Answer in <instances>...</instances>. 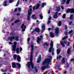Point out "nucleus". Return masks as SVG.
Wrapping results in <instances>:
<instances>
[{"label":"nucleus","mask_w":74,"mask_h":74,"mask_svg":"<svg viewBox=\"0 0 74 74\" xmlns=\"http://www.w3.org/2000/svg\"><path fill=\"white\" fill-rule=\"evenodd\" d=\"M68 46H69L70 45V42H68L66 44Z\"/></svg>","instance_id":"603ef678"},{"label":"nucleus","mask_w":74,"mask_h":74,"mask_svg":"<svg viewBox=\"0 0 74 74\" xmlns=\"http://www.w3.org/2000/svg\"><path fill=\"white\" fill-rule=\"evenodd\" d=\"M65 59H64V58L62 59V63H64V62H65Z\"/></svg>","instance_id":"c756f323"},{"label":"nucleus","mask_w":74,"mask_h":74,"mask_svg":"<svg viewBox=\"0 0 74 74\" xmlns=\"http://www.w3.org/2000/svg\"><path fill=\"white\" fill-rule=\"evenodd\" d=\"M32 18L33 19H36L37 18V17L34 14H33L32 16Z\"/></svg>","instance_id":"6ab92c4d"},{"label":"nucleus","mask_w":74,"mask_h":74,"mask_svg":"<svg viewBox=\"0 0 74 74\" xmlns=\"http://www.w3.org/2000/svg\"><path fill=\"white\" fill-rule=\"evenodd\" d=\"M16 42H15L14 43V45L12 46V51H15L16 50Z\"/></svg>","instance_id":"6e6552de"},{"label":"nucleus","mask_w":74,"mask_h":74,"mask_svg":"<svg viewBox=\"0 0 74 74\" xmlns=\"http://www.w3.org/2000/svg\"><path fill=\"white\" fill-rule=\"evenodd\" d=\"M66 38H67V37H66V36H65L64 38H62V40H64L66 39Z\"/></svg>","instance_id":"79ce46f5"},{"label":"nucleus","mask_w":74,"mask_h":74,"mask_svg":"<svg viewBox=\"0 0 74 74\" xmlns=\"http://www.w3.org/2000/svg\"><path fill=\"white\" fill-rule=\"evenodd\" d=\"M74 58L71 59V61H74Z\"/></svg>","instance_id":"4d7b16f0"},{"label":"nucleus","mask_w":74,"mask_h":74,"mask_svg":"<svg viewBox=\"0 0 74 74\" xmlns=\"http://www.w3.org/2000/svg\"><path fill=\"white\" fill-rule=\"evenodd\" d=\"M61 58H62V56H59V57H57V59H60Z\"/></svg>","instance_id":"e433bc0d"},{"label":"nucleus","mask_w":74,"mask_h":74,"mask_svg":"<svg viewBox=\"0 0 74 74\" xmlns=\"http://www.w3.org/2000/svg\"><path fill=\"white\" fill-rule=\"evenodd\" d=\"M61 8L62 10H63L64 9V8L62 6H61Z\"/></svg>","instance_id":"e2e57ef3"},{"label":"nucleus","mask_w":74,"mask_h":74,"mask_svg":"<svg viewBox=\"0 0 74 74\" xmlns=\"http://www.w3.org/2000/svg\"><path fill=\"white\" fill-rule=\"evenodd\" d=\"M70 0H67V1L66 2V4H69V3H70Z\"/></svg>","instance_id":"f704fd0d"},{"label":"nucleus","mask_w":74,"mask_h":74,"mask_svg":"<svg viewBox=\"0 0 74 74\" xmlns=\"http://www.w3.org/2000/svg\"><path fill=\"white\" fill-rule=\"evenodd\" d=\"M60 49H57V55L59 54L60 53Z\"/></svg>","instance_id":"aec40b11"},{"label":"nucleus","mask_w":74,"mask_h":74,"mask_svg":"<svg viewBox=\"0 0 74 74\" xmlns=\"http://www.w3.org/2000/svg\"><path fill=\"white\" fill-rule=\"evenodd\" d=\"M69 64L67 63L66 64V67H69Z\"/></svg>","instance_id":"5fc2aeb1"},{"label":"nucleus","mask_w":74,"mask_h":74,"mask_svg":"<svg viewBox=\"0 0 74 74\" xmlns=\"http://www.w3.org/2000/svg\"><path fill=\"white\" fill-rule=\"evenodd\" d=\"M26 26L24 24H23L21 27V29H22V32H24V31H25V29H26Z\"/></svg>","instance_id":"9b49d317"},{"label":"nucleus","mask_w":74,"mask_h":74,"mask_svg":"<svg viewBox=\"0 0 74 74\" xmlns=\"http://www.w3.org/2000/svg\"><path fill=\"white\" fill-rule=\"evenodd\" d=\"M53 42H52V41H51L50 43V47L49 50V52H51L52 51V55H54V53H53V52L54 51V49L53 48Z\"/></svg>","instance_id":"7ed1b4c3"},{"label":"nucleus","mask_w":74,"mask_h":74,"mask_svg":"<svg viewBox=\"0 0 74 74\" xmlns=\"http://www.w3.org/2000/svg\"><path fill=\"white\" fill-rule=\"evenodd\" d=\"M12 67L13 68H16V64L15 62H13L12 63Z\"/></svg>","instance_id":"2eb2a0df"},{"label":"nucleus","mask_w":74,"mask_h":74,"mask_svg":"<svg viewBox=\"0 0 74 74\" xmlns=\"http://www.w3.org/2000/svg\"><path fill=\"white\" fill-rule=\"evenodd\" d=\"M3 6H7L8 5L7 4V1H5L3 3Z\"/></svg>","instance_id":"4be33fe9"},{"label":"nucleus","mask_w":74,"mask_h":74,"mask_svg":"<svg viewBox=\"0 0 74 74\" xmlns=\"http://www.w3.org/2000/svg\"><path fill=\"white\" fill-rule=\"evenodd\" d=\"M41 55H39V57L38 58V60L37 61V62L38 63H40V61H41Z\"/></svg>","instance_id":"dca6fc26"},{"label":"nucleus","mask_w":74,"mask_h":74,"mask_svg":"<svg viewBox=\"0 0 74 74\" xmlns=\"http://www.w3.org/2000/svg\"><path fill=\"white\" fill-rule=\"evenodd\" d=\"M66 17V15L65 14H64L63 16H62V18H64Z\"/></svg>","instance_id":"ea45409f"},{"label":"nucleus","mask_w":74,"mask_h":74,"mask_svg":"<svg viewBox=\"0 0 74 74\" xmlns=\"http://www.w3.org/2000/svg\"><path fill=\"white\" fill-rule=\"evenodd\" d=\"M50 13V10H49L48 11V14H49Z\"/></svg>","instance_id":"680f3d73"},{"label":"nucleus","mask_w":74,"mask_h":74,"mask_svg":"<svg viewBox=\"0 0 74 74\" xmlns=\"http://www.w3.org/2000/svg\"><path fill=\"white\" fill-rule=\"evenodd\" d=\"M58 12H56L55 15L53 16V18H55V19H56L58 18Z\"/></svg>","instance_id":"4468645a"},{"label":"nucleus","mask_w":74,"mask_h":74,"mask_svg":"<svg viewBox=\"0 0 74 74\" xmlns=\"http://www.w3.org/2000/svg\"><path fill=\"white\" fill-rule=\"evenodd\" d=\"M44 45L46 46H48L49 45V43L46 42L44 44Z\"/></svg>","instance_id":"cd10ccee"},{"label":"nucleus","mask_w":74,"mask_h":74,"mask_svg":"<svg viewBox=\"0 0 74 74\" xmlns=\"http://www.w3.org/2000/svg\"><path fill=\"white\" fill-rule=\"evenodd\" d=\"M42 32H44V31L45 30V25L43 24L42 26Z\"/></svg>","instance_id":"ddd939ff"},{"label":"nucleus","mask_w":74,"mask_h":74,"mask_svg":"<svg viewBox=\"0 0 74 74\" xmlns=\"http://www.w3.org/2000/svg\"><path fill=\"white\" fill-rule=\"evenodd\" d=\"M32 38H33V40H34L35 38L34 36H32Z\"/></svg>","instance_id":"69168bd1"},{"label":"nucleus","mask_w":74,"mask_h":74,"mask_svg":"<svg viewBox=\"0 0 74 74\" xmlns=\"http://www.w3.org/2000/svg\"><path fill=\"white\" fill-rule=\"evenodd\" d=\"M19 48H17L16 49V53L18 54H19Z\"/></svg>","instance_id":"b1692460"},{"label":"nucleus","mask_w":74,"mask_h":74,"mask_svg":"<svg viewBox=\"0 0 74 74\" xmlns=\"http://www.w3.org/2000/svg\"><path fill=\"white\" fill-rule=\"evenodd\" d=\"M55 33H56V36H58V33H59V28L57 27L55 29Z\"/></svg>","instance_id":"f8f14e48"},{"label":"nucleus","mask_w":74,"mask_h":74,"mask_svg":"<svg viewBox=\"0 0 74 74\" xmlns=\"http://www.w3.org/2000/svg\"><path fill=\"white\" fill-rule=\"evenodd\" d=\"M65 29H67V25H65Z\"/></svg>","instance_id":"052dcab7"},{"label":"nucleus","mask_w":74,"mask_h":74,"mask_svg":"<svg viewBox=\"0 0 74 74\" xmlns=\"http://www.w3.org/2000/svg\"><path fill=\"white\" fill-rule=\"evenodd\" d=\"M20 3V1L19 0H18V1L16 5V7H18V5H19V4Z\"/></svg>","instance_id":"bb28decb"},{"label":"nucleus","mask_w":74,"mask_h":74,"mask_svg":"<svg viewBox=\"0 0 74 74\" xmlns=\"http://www.w3.org/2000/svg\"><path fill=\"white\" fill-rule=\"evenodd\" d=\"M51 59H52V56H49V58H47L42 63V64L43 66H42L41 67L42 70H44L47 68H48V64L51 62Z\"/></svg>","instance_id":"f257e3e1"},{"label":"nucleus","mask_w":74,"mask_h":74,"mask_svg":"<svg viewBox=\"0 0 74 74\" xmlns=\"http://www.w3.org/2000/svg\"><path fill=\"white\" fill-rule=\"evenodd\" d=\"M48 30H51V28H48Z\"/></svg>","instance_id":"338daca9"},{"label":"nucleus","mask_w":74,"mask_h":74,"mask_svg":"<svg viewBox=\"0 0 74 74\" xmlns=\"http://www.w3.org/2000/svg\"><path fill=\"white\" fill-rule=\"evenodd\" d=\"M51 21L49 20H48V22L47 23V24H49L50 23H51Z\"/></svg>","instance_id":"a18cd8bd"},{"label":"nucleus","mask_w":74,"mask_h":74,"mask_svg":"<svg viewBox=\"0 0 74 74\" xmlns=\"http://www.w3.org/2000/svg\"><path fill=\"white\" fill-rule=\"evenodd\" d=\"M66 73H67V72H66V71H65L64 72V74H66Z\"/></svg>","instance_id":"0e129e2a"},{"label":"nucleus","mask_w":74,"mask_h":74,"mask_svg":"<svg viewBox=\"0 0 74 74\" xmlns=\"http://www.w3.org/2000/svg\"><path fill=\"white\" fill-rule=\"evenodd\" d=\"M18 10L19 12H21V8H19L18 9Z\"/></svg>","instance_id":"37998d69"},{"label":"nucleus","mask_w":74,"mask_h":74,"mask_svg":"<svg viewBox=\"0 0 74 74\" xmlns=\"http://www.w3.org/2000/svg\"><path fill=\"white\" fill-rule=\"evenodd\" d=\"M32 13V8H30L29 10H28V15L27 16V20L28 21H30V16L31 15Z\"/></svg>","instance_id":"39448f33"},{"label":"nucleus","mask_w":74,"mask_h":74,"mask_svg":"<svg viewBox=\"0 0 74 74\" xmlns=\"http://www.w3.org/2000/svg\"><path fill=\"white\" fill-rule=\"evenodd\" d=\"M71 23H72V21H71L69 23V25H71Z\"/></svg>","instance_id":"09e8293b"},{"label":"nucleus","mask_w":74,"mask_h":74,"mask_svg":"<svg viewBox=\"0 0 74 74\" xmlns=\"http://www.w3.org/2000/svg\"><path fill=\"white\" fill-rule=\"evenodd\" d=\"M40 37H38V39H37V42L38 44H40V42L41 41V39L42 38V37H43V36L42 35H40Z\"/></svg>","instance_id":"1a4fd4ad"},{"label":"nucleus","mask_w":74,"mask_h":74,"mask_svg":"<svg viewBox=\"0 0 74 74\" xmlns=\"http://www.w3.org/2000/svg\"><path fill=\"white\" fill-rule=\"evenodd\" d=\"M60 7H56V11H60Z\"/></svg>","instance_id":"393cba45"},{"label":"nucleus","mask_w":74,"mask_h":74,"mask_svg":"<svg viewBox=\"0 0 74 74\" xmlns=\"http://www.w3.org/2000/svg\"><path fill=\"white\" fill-rule=\"evenodd\" d=\"M20 21V20L19 19H17L16 21H15L14 22L15 23H16L18 22H19Z\"/></svg>","instance_id":"72a5a7b5"},{"label":"nucleus","mask_w":74,"mask_h":74,"mask_svg":"<svg viewBox=\"0 0 74 74\" xmlns=\"http://www.w3.org/2000/svg\"><path fill=\"white\" fill-rule=\"evenodd\" d=\"M14 18H12L11 20H10V21L11 22H12V21H14Z\"/></svg>","instance_id":"de8ad7c7"},{"label":"nucleus","mask_w":74,"mask_h":74,"mask_svg":"<svg viewBox=\"0 0 74 74\" xmlns=\"http://www.w3.org/2000/svg\"><path fill=\"white\" fill-rule=\"evenodd\" d=\"M14 25V23H12V25Z\"/></svg>","instance_id":"774afa93"},{"label":"nucleus","mask_w":74,"mask_h":74,"mask_svg":"<svg viewBox=\"0 0 74 74\" xmlns=\"http://www.w3.org/2000/svg\"><path fill=\"white\" fill-rule=\"evenodd\" d=\"M40 3H38L37 4V5H36V6H34L33 7V10H35H35H37V9L38 8H39V7H40Z\"/></svg>","instance_id":"9d476101"},{"label":"nucleus","mask_w":74,"mask_h":74,"mask_svg":"<svg viewBox=\"0 0 74 74\" xmlns=\"http://www.w3.org/2000/svg\"><path fill=\"white\" fill-rule=\"evenodd\" d=\"M60 44H61V45H62L63 47H65L64 45V43H63L62 42H61Z\"/></svg>","instance_id":"473e14b6"},{"label":"nucleus","mask_w":74,"mask_h":74,"mask_svg":"<svg viewBox=\"0 0 74 74\" xmlns=\"http://www.w3.org/2000/svg\"><path fill=\"white\" fill-rule=\"evenodd\" d=\"M35 30L36 32H40V29L38 28H36L35 29Z\"/></svg>","instance_id":"5701e85b"},{"label":"nucleus","mask_w":74,"mask_h":74,"mask_svg":"<svg viewBox=\"0 0 74 74\" xmlns=\"http://www.w3.org/2000/svg\"><path fill=\"white\" fill-rule=\"evenodd\" d=\"M61 25H62V23L61 21H60L58 23V25L59 26H61Z\"/></svg>","instance_id":"7c9ffc66"},{"label":"nucleus","mask_w":74,"mask_h":74,"mask_svg":"<svg viewBox=\"0 0 74 74\" xmlns=\"http://www.w3.org/2000/svg\"><path fill=\"white\" fill-rule=\"evenodd\" d=\"M34 69L35 70V71L36 73H37V72L38 71V70H37V68H36V67H35Z\"/></svg>","instance_id":"4c0bfd02"},{"label":"nucleus","mask_w":74,"mask_h":74,"mask_svg":"<svg viewBox=\"0 0 74 74\" xmlns=\"http://www.w3.org/2000/svg\"><path fill=\"white\" fill-rule=\"evenodd\" d=\"M9 44H12V42H9Z\"/></svg>","instance_id":"bf43d9fd"},{"label":"nucleus","mask_w":74,"mask_h":74,"mask_svg":"<svg viewBox=\"0 0 74 74\" xmlns=\"http://www.w3.org/2000/svg\"><path fill=\"white\" fill-rule=\"evenodd\" d=\"M39 16L41 19H42V18H43V16H42V15H41V14H40L39 15Z\"/></svg>","instance_id":"c9c22d12"},{"label":"nucleus","mask_w":74,"mask_h":74,"mask_svg":"<svg viewBox=\"0 0 74 74\" xmlns=\"http://www.w3.org/2000/svg\"><path fill=\"white\" fill-rule=\"evenodd\" d=\"M70 49H71V48H69L67 50V53H68V54H69V53H70Z\"/></svg>","instance_id":"c85d7f7f"},{"label":"nucleus","mask_w":74,"mask_h":74,"mask_svg":"<svg viewBox=\"0 0 74 74\" xmlns=\"http://www.w3.org/2000/svg\"><path fill=\"white\" fill-rule=\"evenodd\" d=\"M17 57V59L18 60V62H21V57L19 55L16 56V55H14L13 56V59L14 60H16V59Z\"/></svg>","instance_id":"423d86ee"},{"label":"nucleus","mask_w":74,"mask_h":74,"mask_svg":"<svg viewBox=\"0 0 74 74\" xmlns=\"http://www.w3.org/2000/svg\"><path fill=\"white\" fill-rule=\"evenodd\" d=\"M12 34V35H15V33L14 32H12L11 34Z\"/></svg>","instance_id":"49530a36"},{"label":"nucleus","mask_w":74,"mask_h":74,"mask_svg":"<svg viewBox=\"0 0 74 74\" xmlns=\"http://www.w3.org/2000/svg\"><path fill=\"white\" fill-rule=\"evenodd\" d=\"M23 50L22 49V47H20V52H21Z\"/></svg>","instance_id":"3c124183"},{"label":"nucleus","mask_w":74,"mask_h":74,"mask_svg":"<svg viewBox=\"0 0 74 74\" xmlns=\"http://www.w3.org/2000/svg\"><path fill=\"white\" fill-rule=\"evenodd\" d=\"M16 64L18 66V68H17L18 69H19L21 68V64L19 63H16Z\"/></svg>","instance_id":"412c9836"},{"label":"nucleus","mask_w":74,"mask_h":74,"mask_svg":"<svg viewBox=\"0 0 74 74\" xmlns=\"http://www.w3.org/2000/svg\"><path fill=\"white\" fill-rule=\"evenodd\" d=\"M51 16H49L48 19V21H49L50 20H51Z\"/></svg>","instance_id":"a19ab883"},{"label":"nucleus","mask_w":74,"mask_h":74,"mask_svg":"<svg viewBox=\"0 0 74 74\" xmlns=\"http://www.w3.org/2000/svg\"><path fill=\"white\" fill-rule=\"evenodd\" d=\"M8 39L10 40L11 41H12L13 40H15L17 41H18L19 40V37L18 36H11V37H9L8 38Z\"/></svg>","instance_id":"20e7f679"},{"label":"nucleus","mask_w":74,"mask_h":74,"mask_svg":"<svg viewBox=\"0 0 74 74\" xmlns=\"http://www.w3.org/2000/svg\"><path fill=\"white\" fill-rule=\"evenodd\" d=\"M16 15L17 16H19V15H20V13H17V14Z\"/></svg>","instance_id":"13d9d810"},{"label":"nucleus","mask_w":74,"mask_h":74,"mask_svg":"<svg viewBox=\"0 0 74 74\" xmlns=\"http://www.w3.org/2000/svg\"><path fill=\"white\" fill-rule=\"evenodd\" d=\"M46 3H42V8H43V7H44L45 5H46Z\"/></svg>","instance_id":"a878e982"},{"label":"nucleus","mask_w":74,"mask_h":74,"mask_svg":"<svg viewBox=\"0 0 74 74\" xmlns=\"http://www.w3.org/2000/svg\"><path fill=\"white\" fill-rule=\"evenodd\" d=\"M64 34L65 35H67V34H68V32H67V31H65L64 32Z\"/></svg>","instance_id":"c03bdc74"},{"label":"nucleus","mask_w":74,"mask_h":74,"mask_svg":"<svg viewBox=\"0 0 74 74\" xmlns=\"http://www.w3.org/2000/svg\"><path fill=\"white\" fill-rule=\"evenodd\" d=\"M31 47L32 49L30 56V62H28L27 66L29 69L30 68V65L32 67V69H33V67H34V64L32 62V60H33V45H31Z\"/></svg>","instance_id":"f03ea898"},{"label":"nucleus","mask_w":74,"mask_h":74,"mask_svg":"<svg viewBox=\"0 0 74 74\" xmlns=\"http://www.w3.org/2000/svg\"><path fill=\"white\" fill-rule=\"evenodd\" d=\"M71 12V14H73V13H74V9H68L66 11V13H69V12Z\"/></svg>","instance_id":"0eeeda50"},{"label":"nucleus","mask_w":74,"mask_h":74,"mask_svg":"<svg viewBox=\"0 0 74 74\" xmlns=\"http://www.w3.org/2000/svg\"><path fill=\"white\" fill-rule=\"evenodd\" d=\"M17 8H16L15 10H14V12H16V11H17Z\"/></svg>","instance_id":"6e6d98bb"},{"label":"nucleus","mask_w":74,"mask_h":74,"mask_svg":"<svg viewBox=\"0 0 74 74\" xmlns=\"http://www.w3.org/2000/svg\"><path fill=\"white\" fill-rule=\"evenodd\" d=\"M70 19H71V20H73V21L74 20V15L73 14L71 15Z\"/></svg>","instance_id":"f3484780"},{"label":"nucleus","mask_w":74,"mask_h":74,"mask_svg":"<svg viewBox=\"0 0 74 74\" xmlns=\"http://www.w3.org/2000/svg\"><path fill=\"white\" fill-rule=\"evenodd\" d=\"M50 36L52 38H53V37H55V36H54V34L53 33L51 32L50 33Z\"/></svg>","instance_id":"a211bd4d"},{"label":"nucleus","mask_w":74,"mask_h":74,"mask_svg":"<svg viewBox=\"0 0 74 74\" xmlns=\"http://www.w3.org/2000/svg\"><path fill=\"white\" fill-rule=\"evenodd\" d=\"M30 38H28L27 39V41L28 42H29V41H30Z\"/></svg>","instance_id":"8fccbe9b"},{"label":"nucleus","mask_w":74,"mask_h":74,"mask_svg":"<svg viewBox=\"0 0 74 74\" xmlns=\"http://www.w3.org/2000/svg\"><path fill=\"white\" fill-rule=\"evenodd\" d=\"M73 32V30H71V31H69V34H70V33H71Z\"/></svg>","instance_id":"864d4df0"},{"label":"nucleus","mask_w":74,"mask_h":74,"mask_svg":"<svg viewBox=\"0 0 74 74\" xmlns=\"http://www.w3.org/2000/svg\"><path fill=\"white\" fill-rule=\"evenodd\" d=\"M9 1L10 3H12L14 1V0H9Z\"/></svg>","instance_id":"58836bf2"},{"label":"nucleus","mask_w":74,"mask_h":74,"mask_svg":"<svg viewBox=\"0 0 74 74\" xmlns=\"http://www.w3.org/2000/svg\"><path fill=\"white\" fill-rule=\"evenodd\" d=\"M61 1L62 2V3L63 4L64 3H65V2H66V0H62V1L61 0Z\"/></svg>","instance_id":"2f4dec72"}]
</instances>
